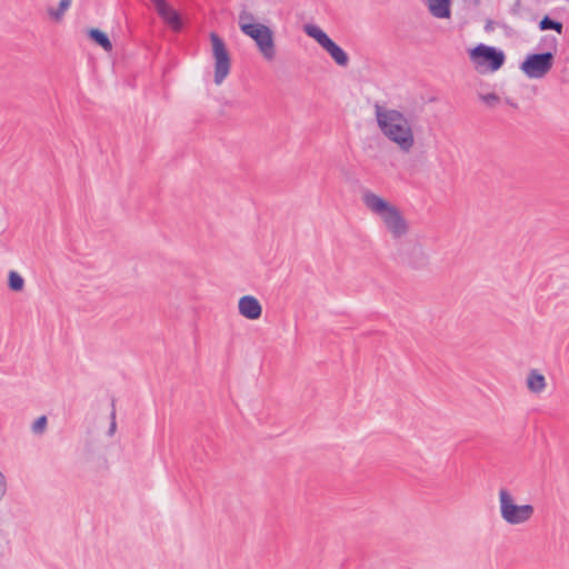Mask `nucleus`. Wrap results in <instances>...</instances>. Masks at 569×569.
Listing matches in <instances>:
<instances>
[{"label": "nucleus", "instance_id": "obj_1", "mask_svg": "<svg viewBox=\"0 0 569 569\" xmlns=\"http://www.w3.org/2000/svg\"><path fill=\"white\" fill-rule=\"evenodd\" d=\"M373 113L381 134L399 151L410 153L416 146L413 120L403 111L376 102Z\"/></svg>", "mask_w": 569, "mask_h": 569}, {"label": "nucleus", "instance_id": "obj_2", "mask_svg": "<svg viewBox=\"0 0 569 569\" xmlns=\"http://www.w3.org/2000/svg\"><path fill=\"white\" fill-rule=\"evenodd\" d=\"M361 201L392 240L399 241L409 236L410 222L396 203L369 189L361 192Z\"/></svg>", "mask_w": 569, "mask_h": 569}, {"label": "nucleus", "instance_id": "obj_3", "mask_svg": "<svg viewBox=\"0 0 569 569\" xmlns=\"http://www.w3.org/2000/svg\"><path fill=\"white\" fill-rule=\"evenodd\" d=\"M498 508L500 518L511 527L525 526L533 519L536 508L533 505L518 503L516 496L507 487L498 490Z\"/></svg>", "mask_w": 569, "mask_h": 569}, {"label": "nucleus", "instance_id": "obj_4", "mask_svg": "<svg viewBox=\"0 0 569 569\" xmlns=\"http://www.w3.org/2000/svg\"><path fill=\"white\" fill-rule=\"evenodd\" d=\"M303 31L308 37L317 41L338 66L346 67L349 63V57L346 51L332 41L320 27L306 24Z\"/></svg>", "mask_w": 569, "mask_h": 569}, {"label": "nucleus", "instance_id": "obj_5", "mask_svg": "<svg viewBox=\"0 0 569 569\" xmlns=\"http://www.w3.org/2000/svg\"><path fill=\"white\" fill-rule=\"evenodd\" d=\"M254 44L266 61H273L277 56L274 34L270 27L263 23L246 30V34Z\"/></svg>", "mask_w": 569, "mask_h": 569}, {"label": "nucleus", "instance_id": "obj_6", "mask_svg": "<svg viewBox=\"0 0 569 569\" xmlns=\"http://www.w3.org/2000/svg\"><path fill=\"white\" fill-rule=\"evenodd\" d=\"M210 41L214 60L213 81L220 86L230 72L231 59L223 40L217 33H210Z\"/></svg>", "mask_w": 569, "mask_h": 569}, {"label": "nucleus", "instance_id": "obj_7", "mask_svg": "<svg viewBox=\"0 0 569 569\" xmlns=\"http://www.w3.org/2000/svg\"><path fill=\"white\" fill-rule=\"evenodd\" d=\"M553 66L551 52L529 54L522 61L520 69L530 79L543 78Z\"/></svg>", "mask_w": 569, "mask_h": 569}, {"label": "nucleus", "instance_id": "obj_8", "mask_svg": "<svg viewBox=\"0 0 569 569\" xmlns=\"http://www.w3.org/2000/svg\"><path fill=\"white\" fill-rule=\"evenodd\" d=\"M471 60L479 64H488L491 71L498 70L505 62V54L492 47L479 44L470 52Z\"/></svg>", "mask_w": 569, "mask_h": 569}, {"label": "nucleus", "instance_id": "obj_9", "mask_svg": "<svg viewBox=\"0 0 569 569\" xmlns=\"http://www.w3.org/2000/svg\"><path fill=\"white\" fill-rule=\"evenodd\" d=\"M161 19L174 31L182 27L180 14L166 0H150Z\"/></svg>", "mask_w": 569, "mask_h": 569}, {"label": "nucleus", "instance_id": "obj_10", "mask_svg": "<svg viewBox=\"0 0 569 569\" xmlns=\"http://www.w3.org/2000/svg\"><path fill=\"white\" fill-rule=\"evenodd\" d=\"M238 311L248 320H257L262 315V306L256 297L247 295L239 299Z\"/></svg>", "mask_w": 569, "mask_h": 569}, {"label": "nucleus", "instance_id": "obj_11", "mask_svg": "<svg viewBox=\"0 0 569 569\" xmlns=\"http://www.w3.org/2000/svg\"><path fill=\"white\" fill-rule=\"evenodd\" d=\"M430 13L439 19L450 17V0H428Z\"/></svg>", "mask_w": 569, "mask_h": 569}, {"label": "nucleus", "instance_id": "obj_12", "mask_svg": "<svg viewBox=\"0 0 569 569\" xmlns=\"http://www.w3.org/2000/svg\"><path fill=\"white\" fill-rule=\"evenodd\" d=\"M546 379L543 375L537 370H531L527 377V388L532 393H541L546 389Z\"/></svg>", "mask_w": 569, "mask_h": 569}, {"label": "nucleus", "instance_id": "obj_13", "mask_svg": "<svg viewBox=\"0 0 569 569\" xmlns=\"http://www.w3.org/2000/svg\"><path fill=\"white\" fill-rule=\"evenodd\" d=\"M428 258L426 250L421 246L417 244L412 248L409 263L415 268H421L427 264Z\"/></svg>", "mask_w": 569, "mask_h": 569}, {"label": "nucleus", "instance_id": "obj_14", "mask_svg": "<svg viewBox=\"0 0 569 569\" xmlns=\"http://www.w3.org/2000/svg\"><path fill=\"white\" fill-rule=\"evenodd\" d=\"M260 22H256V18H254L253 13L250 12L249 10L242 9L239 12L238 26L243 34H246L247 29L254 28Z\"/></svg>", "mask_w": 569, "mask_h": 569}, {"label": "nucleus", "instance_id": "obj_15", "mask_svg": "<svg viewBox=\"0 0 569 569\" xmlns=\"http://www.w3.org/2000/svg\"><path fill=\"white\" fill-rule=\"evenodd\" d=\"M88 36L97 44H99L104 51L110 52L112 50V43L108 36L99 29H90Z\"/></svg>", "mask_w": 569, "mask_h": 569}, {"label": "nucleus", "instance_id": "obj_16", "mask_svg": "<svg viewBox=\"0 0 569 569\" xmlns=\"http://www.w3.org/2000/svg\"><path fill=\"white\" fill-rule=\"evenodd\" d=\"M72 0H60L57 9L49 8L48 14L54 20L60 21L64 16L66 11L70 8Z\"/></svg>", "mask_w": 569, "mask_h": 569}, {"label": "nucleus", "instance_id": "obj_17", "mask_svg": "<svg viewBox=\"0 0 569 569\" xmlns=\"http://www.w3.org/2000/svg\"><path fill=\"white\" fill-rule=\"evenodd\" d=\"M24 287L23 278L17 271L9 272V288L12 291H21Z\"/></svg>", "mask_w": 569, "mask_h": 569}, {"label": "nucleus", "instance_id": "obj_18", "mask_svg": "<svg viewBox=\"0 0 569 569\" xmlns=\"http://www.w3.org/2000/svg\"><path fill=\"white\" fill-rule=\"evenodd\" d=\"M539 27L541 30H555L558 33L562 32V24L560 22L553 21L549 17H545L540 21Z\"/></svg>", "mask_w": 569, "mask_h": 569}, {"label": "nucleus", "instance_id": "obj_19", "mask_svg": "<svg viewBox=\"0 0 569 569\" xmlns=\"http://www.w3.org/2000/svg\"><path fill=\"white\" fill-rule=\"evenodd\" d=\"M48 420L46 416L39 417L31 426V430L34 435H42L47 429Z\"/></svg>", "mask_w": 569, "mask_h": 569}, {"label": "nucleus", "instance_id": "obj_20", "mask_svg": "<svg viewBox=\"0 0 569 569\" xmlns=\"http://www.w3.org/2000/svg\"><path fill=\"white\" fill-rule=\"evenodd\" d=\"M480 99L491 108L496 107L500 101V98L496 93L480 94Z\"/></svg>", "mask_w": 569, "mask_h": 569}, {"label": "nucleus", "instance_id": "obj_21", "mask_svg": "<svg viewBox=\"0 0 569 569\" xmlns=\"http://www.w3.org/2000/svg\"><path fill=\"white\" fill-rule=\"evenodd\" d=\"M8 491V482L3 472L0 470V502L3 500Z\"/></svg>", "mask_w": 569, "mask_h": 569}, {"label": "nucleus", "instance_id": "obj_22", "mask_svg": "<svg viewBox=\"0 0 569 569\" xmlns=\"http://www.w3.org/2000/svg\"><path fill=\"white\" fill-rule=\"evenodd\" d=\"M116 429H117V422H116V411L112 410L111 412V423H110V427H109V430H108V436H113L114 432H116Z\"/></svg>", "mask_w": 569, "mask_h": 569}, {"label": "nucleus", "instance_id": "obj_23", "mask_svg": "<svg viewBox=\"0 0 569 569\" xmlns=\"http://www.w3.org/2000/svg\"><path fill=\"white\" fill-rule=\"evenodd\" d=\"M466 3L477 7L480 3V0H463Z\"/></svg>", "mask_w": 569, "mask_h": 569}]
</instances>
